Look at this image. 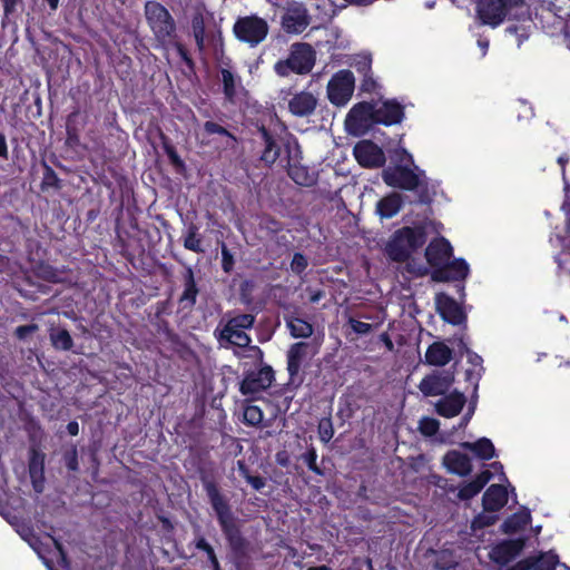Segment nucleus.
<instances>
[{"label": "nucleus", "mask_w": 570, "mask_h": 570, "mask_svg": "<svg viewBox=\"0 0 570 570\" xmlns=\"http://www.w3.org/2000/svg\"><path fill=\"white\" fill-rule=\"evenodd\" d=\"M470 273L469 264L462 259H450L441 267L433 271L432 278L438 282L461 281Z\"/></svg>", "instance_id": "14"}, {"label": "nucleus", "mask_w": 570, "mask_h": 570, "mask_svg": "<svg viewBox=\"0 0 570 570\" xmlns=\"http://www.w3.org/2000/svg\"><path fill=\"white\" fill-rule=\"evenodd\" d=\"M4 16L9 17L16 12L17 7L22 3V0H2Z\"/></svg>", "instance_id": "50"}, {"label": "nucleus", "mask_w": 570, "mask_h": 570, "mask_svg": "<svg viewBox=\"0 0 570 570\" xmlns=\"http://www.w3.org/2000/svg\"><path fill=\"white\" fill-rule=\"evenodd\" d=\"M351 326H352L353 331L358 334H366L371 330V325L368 323L355 321V320L351 321Z\"/></svg>", "instance_id": "51"}, {"label": "nucleus", "mask_w": 570, "mask_h": 570, "mask_svg": "<svg viewBox=\"0 0 570 570\" xmlns=\"http://www.w3.org/2000/svg\"><path fill=\"white\" fill-rule=\"evenodd\" d=\"M374 110L375 122L386 126L399 124L404 117L403 107L394 100H385L380 105H374Z\"/></svg>", "instance_id": "19"}, {"label": "nucleus", "mask_w": 570, "mask_h": 570, "mask_svg": "<svg viewBox=\"0 0 570 570\" xmlns=\"http://www.w3.org/2000/svg\"><path fill=\"white\" fill-rule=\"evenodd\" d=\"M402 204V195L397 193H391L377 202L376 214L381 218H392L400 212Z\"/></svg>", "instance_id": "24"}, {"label": "nucleus", "mask_w": 570, "mask_h": 570, "mask_svg": "<svg viewBox=\"0 0 570 570\" xmlns=\"http://www.w3.org/2000/svg\"><path fill=\"white\" fill-rule=\"evenodd\" d=\"M492 479V474L489 470L481 472L474 480L464 484L459 490V498L461 500H468L476 495L483 487Z\"/></svg>", "instance_id": "28"}, {"label": "nucleus", "mask_w": 570, "mask_h": 570, "mask_svg": "<svg viewBox=\"0 0 570 570\" xmlns=\"http://www.w3.org/2000/svg\"><path fill=\"white\" fill-rule=\"evenodd\" d=\"M530 511L528 509H522L505 520L502 529L505 533H515L524 529L530 523Z\"/></svg>", "instance_id": "30"}, {"label": "nucleus", "mask_w": 570, "mask_h": 570, "mask_svg": "<svg viewBox=\"0 0 570 570\" xmlns=\"http://www.w3.org/2000/svg\"><path fill=\"white\" fill-rule=\"evenodd\" d=\"M424 243L425 234L422 228L403 227L392 235L385 246V252L392 261L403 262Z\"/></svg>", "instance_id": "1"}, {"label": "nucleus", "mask_w": 570, "mask_h": 570, "mask_svg": "<svg viewBox=\"0 0 570 570\" xmlns=\"http://www.w3.org/2000/svg\"><path fill=\"white\" fill-rule=\"evenodd\" d=\"M197 547L205 550L207 553H208V557L214 561H215V556H214V551L212 549V547L205 541V540H199V542L197 543Z\"/></svg>", "instance_id": "58"}, {"label": "nucleus", "mask_w": 570, "mask_h": 570, "mask_svg": "<svg viewBox=\"0 0 570 570\" xmlns=\"http://www.w3.org/2000/svg\"><path fill=\"white\" fill-rule=\"evenodd\" d=\"M557 564H559L558 556L547 552L537 560L532 570H554Z\"/></svg>", "instance_id": "36"}, {"label": "nucleus", "mask_w": 570, "mask_h": 570, "mask_svg": "<svg viewBox=\"0 0 570 570\" xmlns=\"http://www.w3.org/2000/svg\"><path fill=\"white\" fill-rule=\"evenodd\" d=\"M68 429V432L71 434V435H77L78 434V431H79V426H78V423L77 422H70L67 426Z\"/></svg>", "instance_id": "63"}, {"label": "nucleus", "mask_w": 570, "mask_h": 570, "mask_svg": "<svg viewBox=\"0 0 570 570\" xmlns=\"http://www.w3.org/2000/svg\"><path fill=\"white\" fill-rule=\"evenodd\" d=\"M376 87L375 80H373L371 77H366L362 83V89L365 91H372Z\"/></svg>", "instance_id": "59"}, {"label": "nucleus", "mask_w": 570, "mask_h": 570, "mask_svg": "<svg viewBox=\"0 0 570 570\" xmlns=\"http://www.w3.org/2000/svg\"><path fill=\"white\" fill-rule=\"evenodd\" d=\"M303 459L305 461V463L308 465V468L313 471H317L316 469V452L315 450H309L307 451L304 455H303Z\"/></svg>", "instance_id": "54"}, {"label": "nucleus", "mask_w": 570, "mask_h": 570, "mask_svg": "<svg viewBox=\"0 0 570 570\" xmlns=\"http://www.w3.org/2000/svg\"><path fill=\"white\" fill-rule=\"evenodd\" d=\"M315 60V51L311 45L294 43L291 47L288 57L284 60H278L274 66V70L281 77H287L291 72L306 75L313 69Z\"/></svg>", "instance_id": "3"}, {"label": "nucleus", "mask_w": 570, "mask_h": 570, "mask_svg": "<svg viewBox=\"0 0 570 570\" xmlns=\"http://www.w3.org/2000/svg\"><path fill=\"white\" fill-rule=\"evenodd\" d=\"M48 540L52 543L53 546V553L55 556L57 557L58 561L61 562L65 567L67 566V561H66V557H65V553L61 549V546L55 541L52 538H48Z\"/></svg>", "instance_id": "52"}, {"label": "nucleus", "mask_w": 570, "mask_h": 570, "mask_svg": "<svg viewBox=\"0 0 570 570\" xmlns=\"http://www.w3.org/2000/svg\"><path fill=\"white\" fill-rule=\"evenodd\" d=\"M235 36L252 47L261 43L268 33L267 22L256 16L239 18L234 26Z\"/></svg>", "instance_id": "8"}, {"label": "nucleus", "mask_w": 570, "mask_h": 570, "mask_svg": "<svg viewBox=\"0 0 570 570\" xmlns=\"http://www.w3.org/2000/svg\"><path fill=\"white\" fill-rule=\"evenodd\" d=\"M307 265V258L301 253H295L291 262V271L295 274H302Z\"/></svg>", "instance_id": "43"}, {"label": "nucleus", "mask_w": 570, "mask_h": 570, "mask_svg": "<svg viewBox=\"0 0 570 570\" xmlns=\"http://www.w3.org/2000/svg\"><path fill=\"white\" fill-rule=\"evenodd\" d=\"M495 519L497 518L494 515H478L472 522V528L476 529L489 525L493 523Z\"/></svg>", "instance_id": "47"}, {"label": "nucleus", "mask_w": 570, "mask_h": 570, "mask_svg": "<svg viewBox=\"0 0 570 570\" xmlns=\"http://www.w3.org/2000/svg\"><path fill=\"white\" fill-rule=\"evenodd\" d=\"M274 380L271 367H263L257 372L249 373L240 384V392L244 395L255 396L268 389Z\"/></svg>", "instance_id": "12"}, {"label": "nucleus", "mask_w": 570, "mask_h": 570, "mask_svg": "<svg viewBox=\"0 0 570 570\" xmlns=\"http://www.w3.org/2000/svg\"><path fill=\"white\" fill-rule=\"evenodd\" d=\"M254 324V316L250 314H239L232 317L223 327L219 340L228 344L246 347L250 343V337L246 334V330Z\"/></svg>", "instance_id": "6"}, {"label": "nucleus", "mask_w": 570, "mask_h": 570, "mask_svg": "<svg viewBox=\"0 0 570 570\" xmlns=\"http://www.w3.org/2000/svg\"><path fill=\"white\" fill-rule=\"evenodd\" d=\"M244 421L248 425H258L263 421V411L256 405H247L244 409Z\"/></svg>", "instance_id": "37"}, {"label": "nucleus", "mask_w": 570, "mask_h": 570, "mask_svg": "<svg viewBox=\"0 0 570 570\" xmlns=\"http://www.w3.org/2000/svg\"><path fill=\"white\" fill-rule=\"evenodd\" d=\"M507 32L518 36V46H520L522 43V41L528 39V37H529V32L524 27L519 28V27L511 26V27L507 28Z\"/></svg>", "instance_id": "46"}, {"label": "nucleus", "mask_w": 570, "mask_h": 570, "mask_svg": "<svg viewBox=\"0 0 570 570\" xmlns=\"http://www.w3.org/2000/svg\"><path fill=\"white\" fill-rule=\"evenodd\" d=\"M308 23L307 11L302 4L291 6L282 18V27L289 33L303 32Z\"/></svg>", "instance_id": "17"}, {"label": "nucleus", "mask_w": 570, "mask_h": 570, "mask_svg": "<svg viewBox=\"0 0 570 570\" xmlns=\"http://www.w3.org/2000/svg\"><path fill=\"white\" fill-rule=\"evenodd\" d=\"M451 256L452 246L443 237L432 240L425 249L426 261L435 269L443 266Z\"/></svg>", "instance_id": "18"}, {"label": "nucleus", "mask_w": 570, "mask_h": 570, "mask_svg": "<svg viewBox=\"0 0 570 570\" xmlns=\"http://www.w3.org/2000/svg\"><path fill=\"white\" fill-rule=\"evenodd\" d=\"M146 18L158 38H167L174 31V21L165 7L150 1L145 6Z\"/></svg>", "instance_id": "10"}, {"label": "nucleus", "mask_w": 570, "mask_h": 570, "mask_svg": "<svg viewBox=\"0 0 570 570\" xmlns=\"http://www.w3.org/2000/svg\"><path fill=\"white\" fill-rule=\"evenodd\" d=\"M353 154L362 167L379 168L385 164V155L382 148L370 140L357 142Z\"/></svg>", "instance_id": "11"}, {"label": "nucleus", "mask_w": 570, "mask_h": 570, "mask_svg": "<svg viewBox=\"0 0 570 570\" xmlns=\"http://www.w3.org/2000/svg\"><path fill=\"white\" fill-rule=\"evenodd\" d=\"M318 435L324 443L330 442L334 435V429L330 419H322L318 423Z\"/></svg>", "instance_id": "41"}, {"label": "nucleus", "mask_w": 570, "mask_h": 570, "mask_svg": "<svg viewBox=\"0 0 570 570\" xmlns=\"http://www.w3.org/2000/svg\"><path fill=\"white\" fill-rule=\"evenodd\" d=\"M382 178L390 187L414 190L423 183L424 173L416 166L393 165L382 171Z\"/></svg>", "instance_id": "4"}, {"label": "nucleus", "mask_w": 570, "mask_h": 570, "mask_svg": "<svg viewBox=\"0 0 570 570\" xmlns=\"http://www.w3.org/2000/svg\"><path fill=\"white\" fill-rule=\"evenodd\" d=\"M184 246L187 249H190L193 252L199 253L202 252V242L199 237L197 236V227L191 225L188 228V233L184 239Z\"/></svg>", "instance_id": "38"}, {"label": "nucleus", "mask_w": 570, "mask_h": 570, "mask_svg": "<svg viewBox=\"0 0 570 570\" xmlns=\"http://www.w3.org/2000/svg\"><path fill=\"white\" fill-rule=\"evenodd\" d=\"M355 89V77L351 70H340L330 79L326 94L334 106L343 107L351 100Z\"/></svg>", "instance_id": "5"}, {"label": "nucleus", "mask_w": 570, "mask_h": 570, "mask_svg": "<svg viewBox=\"0 0 570 570\" xmlns=\"http://www.w3.org/2000/svg\"><path fill=\"white\" fill-rule=\"evenodd\" d=\"M196 295H197V288H196V285L194 283L193 276L189 275L188 281L186 283L185 291H184V293L181 295V299L183 301H188V302H190L193 304V303H195Z\"/></svg>", "instance_id": "45"}, {"label": "nucleus", "mask_w": 570, "mask_h": 570, "mask_svg": "<svg viewBox=\"0 0 570 570\" xmlns=\"http://www.w3.org/2000/svg\"><path fill=\"white\" fill-rule=\"evenodd\" d=\"M483 507L485 511L497 512L508 502L507 488L501 484H492L483 494Z\"/></svg>", "instance_id": "22"}, {"label": "nucleus", "mask_w": 570, "mask_h": 570, "mask_svg": "<svg viewBox=\"0 0 570 570\" xmlns=\"http://www.w3.org/2000/svg\"><path fill=\"white\" fill-rule=\"evenodd\" d=\"M453 376L449 373H433L425 376L419 384V390L425 396H438L444 394L451 386Z\"/></svg>", "instance_id": "16"}, {"label": "nucleus", "mask_w": 570, "mask_h": 570, "mask_svg": "<svg viewBox=\"0 0 570 570\" xmlns=\"http://www.w3.org/2000/svg\"><path fill=\"white\" fill-rule=\"evenodd\" d=\"M207 493L224 532L230 534L234 529V520L229 507L214 485H207Z\"/></svg>", "instance_id": "13"}, {"label": "nucleus", "mask_w": 570, "mask_h": 570, "mask_svg": "<svg viewBox=\"0 0 570 570\" xmlns=\"http://www.w3.org/2000/svg\"><path fill=\"white\" fill-rule=\"evenodd\" d=\"M50 340L56 348L68 351L72 346V338L66 330H52Z\"/></svg>", "instance_id": "33"}, {"label": "nucleus", "mask_w": 570, "mask_h": 570, "mask_svg": "<svg viewBox=\"0 0 570 570\" xmlns=\"http://www.w3.org/2000/svg\"><path fill=\"white\" fill-rule=\"evenodd\" d=\"M308 348L309 344L305 342L295 343L291 346L287 353V370L292 377L298 374Z\"/></svg>", "instance_id": "25"}, {"label": "nucleus", "mask_w": 570, "mask_h": 570, "mask_svg": "<svg viewBox=\"0 0 570 570\" xmlns=\"http://www.w3.org/2000/svg\"><path fill=\"white\" fill-rule=\"evenodd\" d=\"M522 546V541H503L493 547L489 556L494 562L505 564L519 553Z\"/></svg>", "instance_id": "23"}, {"label": "nucleus", "mask_w": 570, "mask_h": 570, "mask_svg": "<svg viewBox=\"0 0 570 570\" xmlns=\"http://www.w3.org/2000/svg\"><path fill=\"white\" fill-rule=\"evenodd\" d=\"M288 174L296 184L302 186H308L314 180L313 177L308 175L307 170L301 166H291Z\"/></svg>", "instance_id": "35"}, {"label": "nucleus", "mask_w": 570, "mask_h": 570, "mask_svg": "<svg viewBox=\"0 0 570 570\" xmlns=\"http://www.w3.org/2000/svg\"><path fill=\"white\" fill-rule=\"evenodd\" d=\"M222 254H223V267L226 272H228L230 269V255H229L228 250L226 249V247H223Z\"/></svg>", "instance_id": "60"}, {"label": "nucleus", "mask_w": 570, "mask_h": 570, "mask_svg": "<svg viewBox=\"0 0 570 570\" xmlns=\"http://www.w3.org/2000/svg\"><path fill=\"white\" fill-rule=\"evenodd\" d=\"M17 532L19 535L29 543V546L37 552V554L43 560L45 564L49 570H52L50 561L45 554V551L42 549V542L39 540L38 537H36L31 530L26 524L17 525Z\"/></svg>", "instance_id": "29"}, {"label": "nucleus", "mask_w": 570, "mask_h": 570, "mask_svg": "<svg viewBox=\"0 0 570 570\" xmlns=\"http://www.w3.org/2000/svg\"><path fill=\"white\" fill-rule=\"evenodd\" d=\"M278 98L287 104L288 111L295 117L311 116L318 102L317 97L313 92L302 90L293 94L291 88L281 89Z\"/></svg>", "instance_id": "7"}, {"label": "nucleus", "mask_w": 570, "mask_h": 570, "mask_svg": "<svg viewBox=\"0 0 570 570\" xmlns=\"http://www.w3.org/2000/svg\"><path fill=\"white\" fill-rule=\"evenodd\" d=\"M291 334L294 337H308L313 333L312 325L302 318H292L287 323Z\"/></svg>", "instance_id": "32"}, {"label": "nucleus", "mask_w": 570, "mask_h": 570, "mask_svg": "<svg viewBox=\"0 0 570 570\" xmlns=\"http://www.w3.org/2000/svg\"><path fill=\"white\" fill-rule=\"evenodd\" d=\"M0 156L6 157L7 156V144L6 138L3 135L0 134Z\"/></svg>", "instance_id": "62"}, {"label": "nucleus", "mask_w": 570, "mask_h": 570, "mask_svg": "<svg viewBox=\"0 0 570 570\" xmlns=\"http://www.w3.org/2000/svg\"><path fill=\"white\" fill-rule=\"evenodd\" d=\"M465 404V396L462 393L453 392L445 395L436 404V412L444 417H454L463 409Z\"/></svg>", "instance_id": "21"}, {"label": "nucleus", "mask_w": 570, "mask_h": 570, "mask_svg": "<svg viewBox=\"0 0 570 570\" xmlns=\"http://www.w3.org/2000/svg\"><path fill=\"white\" fill-rule=\"evenodd\" d=\"M440 428V423L436 419L433 417H423L420 420L419 429L422 434L426 436L434 435Z\"/></svg>", "instance_id": "40"}, {"label": "nucleus", "mask_w": 570, "mask_h": 570, "mask_svg": "<svg viewBox=\"0 0 570 570\" xmlns=\"http://www.w3.org/2000/svg\"><path fill=\"white\" fill-rule=\"evenodd\" d=\"M461 446L473 452L481 460H490L495 455V448L488 438H481L475 442H463Z\"/></svg>", "instance_id": "27"}, {"label": "nucleus", "mask_w": 570, "mask_h": 570, "mask_svg": "<svg viewBox=\"0 0 570 570\" xmlns=\"http://www.w3.org/2000/svg\"><path fill=\"white\" fill-rule=\"evenodd\" d=\"M66 465L69 470L75 471L78 469V460H77V452L76 450H72L67 456H66Z\"/></svg>", "instance_id": "55"}, {"label": "nucleus", "mask_w": 570, "mask_h": 570, "mask_svg": "<svg viewBox=\"0 0 570 570\" xmlns=\"http://www.w3.org/2000/svg\"><path fill=\"white\" fill-rule=\"evenodd\" d=\"M30 475L32 478L33 488L37 492L42 491V480H38L37 475L42 476V459H38L37 454H33L29 464Z\"/></svg>", "instance_id": "34"}, {"label": "nucleus", "mask_w": 570, "mask_h": 570, "mask_svg": "<svg viewBox=\"0 0 570 570\" xmlns=\"http://www.w3.org/2000/svg\"><path fill=\"white\" fill-rule=\"evenodd\" d=\"M375 122L374 105L358 102L352 107L345 118L346 130L355 136L364 134Z\"/></svg>", "instance_id": "9"}, {"label": "nucleus", "mask_w": 570, "mask_h": 570, "mask_svg": "<svg viewBox=\"0 0 570 570\" xmlns=\"http://www.w3.org/2000/svg\"><path fill=\"white\" fill-rule=\"evenodd\" d=\"M222 80L224 85V91L228 99H233L236 95V79L229 70H222Z\"/></svg>", "instance_id": "39"}, {"label": "nucleus", "mask_w": 570, "mask_h": 570, "mask_svg": "<svg viewBox=\"0 0 570 570\" xmlns=\"http://www.w3.org/2000/svg\"><path fill=\"white\" fill-rule=\"evenodd\" d=\"M394 158L397 161L396 165H406L410 167L415 166L412 155L404 148H397L394 151Z\"/></svg>", "instance_id": "44"}, {"label": "nucleus", "mask_w": 570, "mask_h": 570, "mask_svg": "<svg viewBox=\"0 0 570 570\" xmlns=\"http://www.w3.org/2000/svg\"><path fill=\"white\" fill-rule=\"evenodd\" d=\"M208 134H218L229 136L228 131L216 122L207 121L204 126Z\"/></svg>", "instance_id": "48"}, {"label": "nucleus", "mask_w": 570, "mask_h": 570, "mask_svg": "<svg viewBox=\"0 0 570 570\" xmlns=\"http://www.w3.org/2000/svg\"><path fill=\"white\" fill-rule=\"evenodd\" d=\"M478 47L481 49V56L484 57L489 49V40L488 39H479Z\"/></svg>", "instance_id": "61"}, {"label": "nucleus", "mask_w": 570, "mask_h": 570, "mask_svg": "<svg viewBox=\"0 0 570 570\" xmlns=\"http://www.w3.org/2000/svg\"><path fill=\"white\" fill-rule=\"evenodd\" d=\"M45 2H47L50 7V9L52 11L57 10L58 9V6H59V1L60 0H43Z\"/></svg>", "instance_id": "64"}, {"label": "nucleus", "mask_w": 570, "mask_h": 570, "mask_svg": "<svg viewBox=\"0 0 570 570\" xmlns=\"http://www.w3.org/2000/svg\"><path fill=\"white\" fill-rule=\"evenodd\" d=\"M247 482L255 489L261 490L265 485L264 479L261 476L246 475Z\"/></svg>", "instance_id": "56"}, {"label": "nucleus", "mask_w": 570, "mask_h": 570, "mask_svg": "<svg viewBox=\"0 0 570 570\" xmlns=\"http://www.w3.org/2000/svg\"><path fill=\"white\" fill-rule=\"evenodd\" d=\"M456 560L452 558L448 550L441 551L436 559V568L440 570H450L456 564Z\"/></svg>", "instance_id": "42"}, {"label": "nucleus", "mask_w": 570, "mask_h": 570, "mask_svg": "<svg viewBox=\"0 0 570 570\" xmlns=\"http://www.w3.org/2000/svg\"><path fill=\"white\" fill-rule=\"evenodd\" d=\"M569 161H570V156L567 153L561 154L557 159V163L561 169V177H562L563 183L569 181L567 178V174H566V167L569 164Z\"/></svg>", "instance_id": "49"}, {"label": "nucleus", "mask_w": 570, "mask_h": 570, "mask_svg": "<svg viewBox=\"0 0 570 570\" xmlns=\"http://www.w3.org/2000/svg\"><path fill=\"white\" fill-rule=\"evenodd\" d=\"M524 11V0H483L478 7L480 19L491 27H498L505 18H520Z\"/></svg>", "instance_id": "2"}, {"label": "nucleus", "mask_w": 570, "mask_h": 570, "mask_svg": "<svg viewBox=\"0 0 570 570\" xmlns=\"http://www.w3.org/2000/svg\"><path fill=\"white\" fill-rule=\"evenodd\" d=\"M443 464L449 472L460 476H465L472 471L470 458L458 450L449 451L443 458Z\"/></svg>", "instance_id": "20"}, {"label": "nucleus", "mask_w": 570, "mask_h": 570, "mask_svg": "<svg viewBox=\"0 0 570 570\" xmlns=\"http://www.w3.org/2000/svg\"><path fill=\"white\" fill-rule=\"evenodd\" d=\"M436 309L442 318L453 325L462 324L465 314L458 302L446 294H438L435 297Z\"/></svg>", "instance_id": "15"}, {"label": "nucleus", "mask_w": 570, "mask_h": 570, "mask_svg": "<svg viewBox=\"0 0 570 570\" xmlns=\"http://www.w3.org/2000/svg\"><path fill=\"white\" fill-rule=\"evenodd\" d=\"M452 350L442 342H435L429 346L425 353V362L434 366H443L450 362Z\"/></svg>", "instance_id": "26"}, {"label": "nucleus", "mask_w": 570, "mask_h": 570, "mask_svg": "<svg viewBox=\"0 0 570 570\" xmlns=\"http://www.w3.org/2000/svg\"><path fill=\"white\" fill-rule=\"evenodd\" d=\"M490 468L493 470V473L490 471V473L493 475L500 474L502 481H507V478L503 473V465L500 462H494L490 465Z\"/></svg>", "instance_id": "57"}, {"label": "nucleus", "mask_w": 570, "mask_h": 570, "mask_svg": "<svg viewBox=\"0 0 570 570\" xmlns=\"http://www.w3.org/2000/svg\"><path fill=\"white\" fill-rule=\"evenodd\" d=\"M38 330V326L35 325V324H31V325H24V326H19L17 327L16 330V335L19 337V338H24L27 335H29L30 333H33Z\"/></svg>", "instance_id": "53"}, {"label": "nucleus", "mask_w": 570, "mask_h": 570, "mask_svg": "<svg viewBox=\"0 0 570 570\" xmlns=\"http://www.w3.org/2000/svg\"><path fill=\"white\" fill-rule=\"evenodd\" d=\"M262 134L265 140V149L263 151L262 159L266 164H274L279 156V148L265 129L262 130Z\"/></svg>", "instance_id": "31"}]
</instances>
